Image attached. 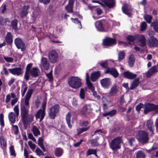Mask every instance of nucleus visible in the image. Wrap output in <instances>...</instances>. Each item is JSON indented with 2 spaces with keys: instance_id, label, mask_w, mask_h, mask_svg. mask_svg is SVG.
Instances as JSON below:
<instances>
[{
  "instance_id": "obj_1",
  "label": "nucleus",
  "mask_w": 158,
  "mask_h": 158,
  "mask_svg": "<svg viewBox=\"0 0 158 158\" xmlns=\"http://www.w3.org/2000/svg\"><path fill=\"white\" fill-rule=\"evenodd\" d=\"M32 89H28L24 97L25 101L20 104V112L21 119L24 126L31 123L33 120L34 116L28 114L30 106L29 101L32 94Z\"/></svg>"
},
{
  "instance_id": "obj_2",
  "label": "nucleus",
  "mask_w": 158,
  "mask_h": 158,
  "mask_svg": "<svg viewBox=\"0 0 158 158\" xmlns=\"http://www.w3.org/2000/svg\"><path fill=\"white\" fill-rule=\"evenodd\" d=\"M122 142V137H118L114 139L109 143L110 148L113 150H115L121 148V144Z\"/></svg>"
},
{
  "instance_id": "obj_3",
  "label": "nucleus",
  "mask_w": 158,
  "mask_h": 158,
  "mask_svg": "<svg viewBox=\"0 0 158 158\" xmlns=\"http://www.w3.org/2000/svg\"><path fill=\"white\" fill-rule=\"evenodd\" d=\"M69 84L73 88H78L81 86V80L78 77H71L69 79Z\"/></svg>"
},
{
  "instance_id": "obj_4",
  "label": "nucleus",
  "mask_w": 158,
  "mask_h": 158,
  "mask_svg": "<svg viewBox=\"0 0 158 158\" xmlns=\"http://www.w3.org/2000/svg\"><path fill=\"white\" fill-rule=\"evenodd\" d=\"M136 138L139 141L143 143H146L149 139L148 133L143 131L138 132Z\"/></svg>"
},
{
  "instance_id": "obj_5",
  "label": "nucleus",
  "mask_w": 158,
  "mask_h": 158,
  "mask_svg": "<svg viewBox=\"0 0 158 158\" xmlns=\"http://www.w3.org/2000/svg\"><path fill=\"white\" fill-rule=\"evenodd\" d=\"M60 106L56 104L51 107L48 112V115L50 118L54 119L57 113L59 112Z\"/></svg>"
},
{
  "instance_id": "obj_6",
  "label": "nucleus",
  "mask_w": 158,
  "mask_h": 158,
  "mask_svg": "<svg viewBox=\"0 0 158 158\" xmlns=\"http://www.w3.org/2000/svg\"><path fill=\"white\" fill-rule=\"evenodd\" d=\"M14 43L18 49H21V51L23 52L26 49V46L22 39L19 37L16 38L14 40Z\"/></svg>"
},
{
  "instance_id": "obj_7",
  "label": "nucleus",
  "mask_w": 158,
  "mask_h": 158,
  "mask_svg": "<svg viewBox=\"0 0 158 158\" xmlns=\"http://www.w3.org/2000/svg\"><path fill=\"white\" fill-rule=\"evenodd\" d=\"M58 58V54L56 51L53 50L49 53L48 58L51 63H56L57 61Z\"/></svg>"
},
{
  "instance_id": "obj_8",
  "label": "nucleus",
  "mask_w": 158,
  "mask_h": 158,
  "mask_svg": "<svg viewBox=\"0 0 158 158\" xmlns=\"http://www.w3.org/2000/svg\"><path fill=\"white\" fill-rule=\"evenodd\" d=\"M100 83L104 88L107 89L112 84L111 79L110 78H105L100 81Z\"/></svg>"
},
{
  "instance_id": "obj_9",
  "label": "nucleus",
  "mask_w": 158,
  "mask_h": 158,
  "mask_svg": "<svg viewBox=\"0 0 158 158\" xmlns=\"http://www.w3.org/2000/svg\"><path fill=\"white\" fill-rule=\"evenodd\" d=\"M30 8L29 5H24L21 9L19 12V14L22 18L26 17L28 13V10Z\"/></svg>"
},
{
  "instance_id": "obj_10",
  "label": "nucleus",
  "mask_w": 158,
  "mask_h": 158,
  "mask_svg": "<svg viewBox=\"0 0 158 158\" xmlns=\"http://www.w3.org/2000/svg\"><path fill=\"white\" fill-rule=\"evenodd\" d=\"M156 105L153 104L148 103L145 106L144 113L147 114L149 112L154 111L156 112Z\"/></svg>"
},
{
  "instance_id": "obj_11",
  "label": "nucleus",
  "mask_w": 158,
  "mask_h": 158,
  "mask_svg": "<svg viewBox=\"0 0 158 158\" xmlns=\"http://www.w3.org/2000/svg\"><path fill=\"white\" fill-rule=\"evenodd\" d=\"M115 39L107 37L103 40V45L107 46H111L116 43Z\"/></svg>"
},
{
  "instance_id": "obj_12",
  "label": "nucleus",
  "mask_w": 158,
  "mask_h": 158,
  "mask_svg": "<svg viewBox=\"0 0 158 158\" xmlns=\"http://www.w3.org/2000/svg\"><path fill=\"white\" fill-rule=\"evenodd\" d=\"M92 109L89 104L85 105L82 108L81 112L82 114L85 115L92 112Z\"/></svg>"
},
{
  "instance_id": "obj_13",
  "label": "nucleus",
  "mask_w": 158,
  "mask_h": 158,
  "mask_svg": "<svg viewBox=\"0 0 158 158\" xmlns=\"http://www.w3.org/2000/svg\"><path fill=\"white\" fill-rule=\"evenodd\" d=\"M9 71L12 74L19 76L23 72L22 69L20 67L15 68L12 69H9Z\"/></svg>"
},
{
  "instance_id": "obj_14",
  "label": "nucleus",
  "mask_w": 158,
  "mask_h": 158,
  "mask_svg": "<svg viewBox=\"0 0 158 158\" xmlns=\"http://www.w3.org/2000/svg\"><path fill=\"white\" fill-rule=\"evenodd\" d=\"M148 45L151 48L156 47L158 46V41L156 38H151L148 40Z\"/></svg>"
},
{
  "instance_id": "obj_15",
  "label": "nucleus",
  "mask_w": 158,
  "mask_h": 158,
  "mask_svg": "<svg viewBox=\"0 0 158 158\" xmlns=\"http://www.w3.org/2000/svg\"><path fill=\"white\" fill-rule=\"evenodd\" d=\"M104 6L109 8H112L115 6V3L114 0H101Z\"/></svg>"
},
{
  "instance_id": "obj_16",
  "label": "nucleus",
  "mask_w": 158,
  "mask_h": 158,
  "mask_svg": "<svg viewBox=\"0 0 158 158\" xmlns=\"http://www.w3.org/2000/svg\"><path fill=\"white\" fill-rule=\"evenodd\" d=\"M106 73L110 74L115 78L117 77L119 75V73L117 70L113 68L108 69L106 71Z\"/></svg>"
},
{
  "instance_id": "obj_17",
  "label": "nucleus",
  "mask_w": 158,
  "mask_h": 158,
  "mask_svg": "<svg viewBox=\"0 0 158 158\" xmlns=\"http://www.w3.org/2000/svg\"><path fill=\"white\" fill-rule=\"evenodd\" d=\"M123 12L129 16L131 15L132 9L130 6L127 4H125L122 7Z\"/></svg>"
},
{
  "instance_id": "obj_18",
  "label": "nucleus",
  "mask_w": 158,
  "mask_h": 158,
  "mask_svg": "<svg viewBox=\"0 0 158 158\" xmlns=\"http://www.w3.org/2000/svg\"><path fill=\"white\" fill-rule=\"evenodd\" d=\"M41 64L45 70H48L49 67V62L47 59L45 57H42L41 60Z\"/></svg>"
},
{
  "instance_id": "obj_19",
  "label": "nucleus",
  "mask_w": 158,
  "mask_h": 158,
  "mask_svg": "<svg viewBox=\"0 0 158 158\" xmlns=\"http://www.w3.org/2000/svg\"><path fill=\"white\" fill-rule=\"evenodd\" d=\"M45 115V111L40 109L36 113L35 115L36 119L40 118V122L44 118Z\"/></svg>"
},
{
  "instance_id": "obj_20",
  "label": "nucleus",
  "mask_w": 158,
  "mask_h": 158,
  "mask_svg": "<svg viewBox=\"0 0 158 158\" xmlns=\"http://www.w3.org/2000/svg\"><path fill=\"white\" fill-rule=\"evenodd\" d=\"M32 64L30 63L27 65L26 68V71L24 74V78L26 81H28L30 78L29 71L31 69V68L32 67Z\"/></svg>"
},
{
  "instance_id": "obj_21",
  "label": "nucleus",
  "mask_w": 158,
  "mask_h": 158,
  "mask_svg": "<svg viewBox=\"0 0 158 158\" xmlns=\"http://www.w3.org/2000/svg\"><path fill=\"white\" fill-rule=\"evenodd\" d=\"M158 72V69L157 66H152L148 71L146 76L148 77H150L156 73Z\"/></svg>"
},
{
  "instance_id": "obj_22",
  "label": "nucleus",
  "mask_w": 158,
  "mask_h": 158,
  "mask_svg": "<svg viewBox=\"0 0 158 158\" xmlns=\"http://www.w3.org/2000/svg\"><path fill=\"white\" fill-rule=\"evenodd\" d=\"M123 75L125 78L130 80H132L135 78L137 76L136 74H134L129 71H127L124 72Z\"/></svg>"
},
{
  "instance_id": "obj_23",
  "label": "nucleus",
  "mask_w": 158,
  "mask_h": 158,
  "mask_svg": "<svg viewBox=\"0 0 158 158\" xmlns=\"http://www.w3.org/2000/svg\"><path fill=\"white\" fill-rule=\"evenodd\" d=\"M146 126L149 131L151 132V135H152L154 134L155 128L153 125V122L151 120H148L147 122Z\"/></svg>"
},
{
  "instance_id": "obj_24",
  "label": "nucleus",
  "mask_w": 158,
  "mask_h": 158,
  "mask_svg": "<svg viewBox=\"0 0 158 158\" xmlns=\"http://www.w3.org/2000/svg\"><path fill=\"white\" fill-rule=\"evenodd\" d=\"M40 73L39 69L37 68H33L29 71L30 76V75L32 77H38Z\"/></svg>"
},
{
  "instance_id": "obj_25",
  "label": "nucleus",
  "mask_w": 158,
  "mask_h": 158,
  "mask_svg": "<svg viewBox=\"0 0 158 158\" xmlns=\"http://www.w3.org/2000/svg\"><path fill=\"white\" fill-rule=\"evenodd\" d=\"M74 1L73 0H69L68 5L65 7V9L68 12H72L73 11V8Z\"/></svg>"
},
{
  "instance_id": "obj_26",
  "label": "nucleus",
  "mask_w": 158,
  "mask_h": 158,
  "mask_svg": "<svg viewBox=\"0 0 158 158\" xmlns=\"http://www.w3.org/2000/svg\"><path fill=\"white\" fill-rule=\"evenodd\" d=\"M137 39L139 43L140 46L144 47L145 46L146 40L143 35H139L137 37Z\"/></svg>"
},
{
  "instance_id": "obj_27",
  "label": "nucleus",
  "mask_w": 158,
  "mask_h": 158,
  "mask_svg": "<svg viewBox=\"0 0 158 158\" xmlns=\"http://www.w3.org/2000/svg\"><path fill=\"white\" fill-rule=\"evenodd\" d=\"M95 25L98 31H105L103 24L100 21H96Z\"/></svg>"
},
{
  "instance_id": "obj_28",
  "label": "nucleus",
  "mask_w": 158,
  "mask_h": 158,
  "mask_svg": "<svg viewBox=\"0 0 158 158\" xmlns=\"http://www.w3.org/2000/svg\"><path fill=\"white\" fill-rule=\"evenodd\" d=\"M118 92L117 86L116 85H114L111 87L109 94L111 96H114L116 95Z\"/></svg>"
},
{
  "instance_id": "obj_29",
  "label": "nucleus",
  "mask_w": 158,
  "mask_h": 158,
  "mask_svg": "<svg viewBox=\"0 0 158 158\" xmlns=\"http://www.w3.org/2000/svg\"><path fill=\"white\" fill-rule=\"evenodd\" d=\"M100 72H94L91 74V79L93 82L95 81L97 79L100 77Z\"/></svg>"
},
{
  "instance_id": "obj_30",
  "label": "nucleus",
  "mask_w": 158,
  "mask_h": 158,
  "mask_svg": "<svg viewBox=\"0 0 158 158\" xmlns=\"http://www.w3.org/2000/svg\"><path fill=\"white\" fill-rule=\"evenodd\" d=\"M139 78H137L135 79L133 81L131 85L130 89H133L137 87L139 83Z\"/></svg>"
},
{
  "instance_id": "obj_31",
  "label": "nucleus",
  "mask_w": 158,
  "mask_h": 158,
  "mask_svg": "<svg viewBox=\"0 0 158 158\" xmlns=\"http://www.w3.org/2000/svg\"><path fill=\"white\" fill-rule=\"evenodd\" d=\"M18 24V21L16 19H14L11 22L10 26L12 27V29L15 31H17L19 30L17 27Z\"/></svg>"
},
{
  "instance_id": "obj_32",
  "label": "nucleus",
  "mask_w": 158,
  "mask_h": 158,
  "mask_svg": "<svg viewBox=\"0 0 158 158\" xmlns=\"http://www.w3.org/2000/svg\"><path fill=\"white\" fill-rule=\"evenodd\" d=\"M71 114L70 112H69L66 115V121L69 127L71 129L72 128V125L71 124Z\"/></svg>"
},
{
  "instance_id": "obj_33",
  "label": "nucleus",
  "mask_w": 158,
  "mask_h": 158,
  "mask_svg": "<svg viewBox=\"0 0 158 158\" xmlns=\"http://www.w3.org/2000/svg\"><path fill=\"white\" fill-rule=\"evenodd\" d=\"M63 149L60 148H56L54 151L55 155L57 157H60L63 154Z\"/></svg>"
},
{
  "instance_id": "obj_34",
  "label": "nucleus",
  "mask_w": 158,
  "mask_h": 158,
  "mask_svg": "<svg viewBox=\"0 0 158 158\" xmlns=\"http://www.w3.org/2000/svg\"><path fill=\"white\" fill-rule=\"evenodd\" d=\"M14 112H11L8 115V117L10 121L12 123H14L15 122V118Z\"/></svg>"
},
{
  "instance_id": "obj_35",
  "label": "nucleus",
  "mask_w": 158,
  "mask_h": 158,
  "mask_svg": "<svg viewBox=\"0 0 158 158\" xmlns=\"http://www.w3.org/2000/svg\"><path fill=\"white\" fill-rule=\"evenodd\" d=\"M6 40L7 43L10 44L12 42V35L10 32H8L6 36Z\"/></svg>"
},
{
  "instance_id": "obj_36",
  "label": "nucleus",
  "mask_w": 158,
  "mask_h": 158,
  "mask_svg": "<svg viewBox=\"0 0 158 158\" xmlns=\"http://www.w3.org/2000/svg\"><path fill=\"white\" fill-rule=\"evenodd\" d=\"M135 58L134 56L133 55H131L129 57L128 59V63L129 66L132 67L134 63Z\"/></svg>"
},
{
  "instance_id": "obj_37",
  "label": "nucleus",
  "mask_w": 158,
  "mask_h": 158,
  "mask_svg": "<svg viewBox=\"0 0 158 158\" xmlns=\"http://www.w3.org/2000/svg\"><path fill=\"white\" fill-rule=\"evenodd\" d=\"M151 26L153 27L155 31L158 32V21L157 20H155L152 23Z\"/></svg>"
},
{
  "instance_id": "obj_38",
  "label": "nucleus",
  "mask_w": 158,
  "mask_h": 158,
  "mask_svg": "<svg viewBox=\"0 0 158 158\" xmlns=\"http://www.w3.org/2000/svg\"><path fill=\"white\" fill-rule=\"evenodd\" d=\"M0 143L1 148L3 150H5L6 147V139L4 137L2 138V139L1 140Z\"/></svg>"
},
{
  "instance_id": "obj_39",
  "label": "nucleus",
  "mask_w": 158,
  "mask_h": 158,
  "mask_svg": "<svg viewBox=\"0 0 158 158\" xmlns=\"http://www.w3.org/2000/svg\"><path fill=\"white\" fill-rule=\"evenodd\" d=\"M27 89V84H23L21 87V94L22 97L24 96Z\"/></svg>"
},
{
  "instance_id": "obj_40",
  "label": "nucleus",
  "mask_w": 158,
  "mask_h": 158,
  "mask_svg": "<svg viewBox=\"0 0 158 158\" xmlns=\"http://www.w3.org/2000/svg\"><path fill=\"white\" fill-rule=\"evenodd\" d=\"M32 131L35 136H38L40 134V131L38 128L35 126H34L32 128Z\"/></svg>"
},
{
  "instance_id": "obj_41",
  "label": "nucleus",
  "mask_w": 158,
  "mask_h": 158,
  "mask_svg": "<svg viewBox=\"0 0 158 158\" xmlns=\"http://www.w3.org/2000/svg\"><path fill=\"white\" fill-rule=\"evenodd\" d=\"M41 12L40 10H35L33 12L32 17L35 20L40 15Z\"/></svg>"
},
{
  "instance_id": "obj_42",
  "label": "nucleus",
  "mask_w": 158,
  "mask_h": 158,
  "mask_svg": "<svg viewBox=\"0 0 158 158\" xmlns=\"http://www.w3.org/2000/svg\"><path fill=\"white\" fill-rule=\"evenodd\" d=\"M125 53L123 51H120L118 54V60L119 61L123 60L124 58Z\"/></svg>"
},
{
  "instance_id": "obj_43",
  "label": "nucleus",
  "mask_w": 158,
  "mask_h": 158,
  "mask_svg": "<svg viewBox=\"0 0 158 158\" xmlns=\"http://www.w3.org/2000/svg\"><path fill=\"white\" fill-rule=\"evenodd\" d=\"M144 19L148 23H150L151 22V20L152 18V15L146 14L143 16Z\"/></svg>"
},
{
  "instance_id": "obj_44",
  "label": "nucleus",
  "mask_w": 158,
  "mask_h": 158,
  "mask_svg": "<svg viewBox=\"0 0 158 158\" xmlns=\"http://www.w3.org/2000/svg\"><path fill=\"white\" fill-rule=\"evenodd\" d=\"M127 40L129 41V44H132L133 42L135 39V36L133 35H128L127 37Z\"/></svg>"
},
{
  "instance_id": "obj_45",
  "label": "nucleus",
  "mask_w": 158,
  "mask_h": 158,
  "mask_svg": "<svg viewBox=\"0 0 158 158\" xmlns=\"http://www.w3.org/2000/svg\"><path fill=\"white\" fill-rule=\"evenodd\" d=\"M98 139V137H97L95 139H93L90 141L91 144L92 146H95L98 145L99 143L97 141V140Z\"/></svg>"
},
{
  "instance_id": "obj_46",
  "label": "nucleus",
  "mask_w": 158,
  "mask_h": 158,
  "mask_svg": "<svg viewBox=\"0 0 158 158\" xmlns=\"http://www.w3.org/2000/svg\"><path fill=\"white\" fill-rule=\"evenodd\" d=\"M71 19L73 20V22H74L75 23L79 25V26L78 27L80 29H81L82 28V26L81 22L78 20V19L76 18L75 19H74L73 18H71Z\"/></svg>"
},
{
  "instance_id": "obj_47",
  "label": "nucleus",
  "mask_w": 158,
  "mask_h": 158,
  "mask_svg": "<svg viewBox=\"0 0 158 158\" xmlns=\"http://www.w3.org/2000/svg\"><path fill=\"white\" fill-rule=\"evenodd\" d=\"M12 130L15 134L17 135L19 133V128L17 125H12Z\"/></svg>"
},
{
  "instance_id": "obj_48",
  "label": "nucleus",
  "mask_w": 158,
  "mask_h": 158,
  "mask_svg": "<svg viewBox=\"0 0 158 158\" xmlns=\"http://www.w3.org/2000/svg\"><path fill=\"white\" fill-rule=\"evenodd\" d=\"M9 149L10 155L15 156L16 155L14 146L13 145L10 146L9 148Z\"/></svg>"
},
{
  "instance_id": "obj_49",
  "label": "nucleus",
  "mask_w": 158,
  "mask_h": 158,
  "mask_svg": "<svg viewBox=\"0 0 158 158\" xmlns=\"http://www.w3.org/2000/svg\"><path fill=\"white\" fill-rule=\"evenodd\" d=\"M137 158H145V155L141 151H139L136 154Z\"/></svg>"
},
{
  "instance_id": "obj_50",
  "label": "nucleus",
  "mask_w": 158,
  "mask_h": 158,
  "mask_svg": "<svg viewBox=\"0 0 158 158\" xmlns=\"http://www.w3.org/2000/svg\"><path fill=\"white\" fill-rule=\"evenodd\" d=\"M86 83L89 89H90L91 90L94 89V87L93 84L90 81H86Z\"/></svg>"
},
{
  "instance_id": "obj_51",
  "label": "nucleus",
  "mask_w": 158,
  "mask_h": 158,
  "mask_svg": "<svg viewBox=\"0 0 158 158\" xmlns=\"http://www.w3.org/2000/svg\"><path fill=\"white\" fill-rule=\"evenodd\" d=\"M96 150L94 149H89L87 152V155L88 156L92 154H94L95 153Z\"/></svg>"
},
{
  "instance_id": "obj_52",
  "label": "nucleus",
  "mask_w": 158,
  "mask_h": 158,
  "mask_svg": "<svg viewBox=\"0 0 158 158\" xmlns=\"http://www.w3.org/2000/svg\"><path fill=\"white\" fill-rule=\"evenodd\" d=\"M14 110L16 116L18 117L19 114V109L18 105H16L14 107Z\"/></svg>"
},
{
  "instance_id": "obj_53",
  "label": "nucleus",
  "mask_w": 158,
  "mask_h": 158,
  "mask_svg": "<svg viewBox=\"0 0 158 158\" xmlns=\"http://www.w3.org/2000/svg\"><path fill=\"white\" fill-rule=\"evenodd\" d=\"M140 27L141 31H144L146 29L147 24L145 22H144L141 23Z\"/></svg>"
},
{
  "instance_id": "obj_54",
  "label": "nucleus",
  "mask_w": 158,
  "mask_h": 158,
  "mask_svg": "<svg viewBox=\"0 0 158 158\" xmlns=\"http://www.w3.org/2000/svg\"><path fill=\"white\" fill-rule=\"evenodd\" d=\"M28 144L30 148L32 150H34L36 148V145L33 143L31 141H29L28 142Z\"/></svg>"
},
{
  "instance_id": "obj_55",
  "label": "nucleus",
  "mask_w": 158,
  "mask_h": 158,
  "mask_svg": "<svg viewBox=\"0 0 158 158\" xmlns=\"http://www.w3.org/2000/svg\"><path fill=\"white\" fill-rule=\"evenodd\" d=\"M46 75L48 78L49 79V81H51L53 79V77L52 75V73L51 71L49 73L46 74Z\"/></svg>"
},
{
  "instance_id": "obj_56",
  "label": "nucleus",
  "mask_w": 158,
  "mask_h": 158,
  "mask_svg": "<svg viewBox=\"0 0 158 158\" xmlns=\"http://www.w3.org/2000/svg\"><path fill=\"white\" fill-rule=\"evenodd\" d=\"M6 4H3L0 8V10L2 13H4L5 11L6 10Z\"/></svg>"
},
{
  "instance_id": "obj_57",
  "label": "nucleus",
  "mask_w": 158,
  "mask_h": 158,
  "mask_svg": "<svg viewBox=\"0 0 158 158\" xmlns=\"http://www.w3.org/2000/svg\"><path fill=\"white\" fill-rule=\"evenodd\" d=\"M80 96L81 99H84L85 98V90L83 89H81L80 94Z\"/></svg>"
},
{
  "instance_id": "obj_58",
  "label": "nucleus",
  "mask_w": 158,
  "mask_h": 158,
  "mask_svg": "<svg viewBox=\"0 0 158 158\" xmlns=\"http://www.w3.org/2000/svg\"><path fill=\"white\" fill-rule=\"evenodd\" d=\"M7 19H3L2 18H0V23L2 25H4L8 21Z\"/></svg>"
},
{
  "instance_id": "obj_59",
  "label": "nucleus",
  "mask_w": 158,
  "mask_h": 158,
  "mask_svg": "<svg viewBox=\"0 0 158 158\" xmlns=\"http://www.w3.org/2000/svg\"><path fill=\"white\" fill-rule=\"evenodd\" d=\"M89 127H85L82 128H80L78 130V131H79V134H81L84 131H85L88 130Z\"/></svg>"
},
{
  "instance_id": "obj_60",
  "label": "nucleus",
  "mask_w": 158,
  "mask_h": 158,
  "mask_svg": "<svg viewBox=\"0 0 158 158\" xmlns=\"http://www.w3.org/2000/svg\"><path fill=\"white\" fill-rule=\"evenodd\" d=\"M3 58L5 61L7 62H12L13 61V59L11 57L4 56Z\"/></svg>"
},
{
  "instance_id": "obj_61",
  "label": "nucleus",
  "mask_w": 158,
  "mask_h": 158,
  "mask_svg": "<svg viewBox=\"0 0 158 158\" xmlns=\"http://www.w3.org/2000/svg\"><path fill=\"white\" fill-rule=\"evenodd\" d=\"M35 152L37 155L39 156H41L43 154V152L39 148H36Z\"/></svg>"
},
{
  "instance_id": "obj_62",
  "label": "nucleus",
  "mask_w": 158,
  "mask_h": 158,
  "mask_svg": "<svg viewBox=\"0 0 158 158\" xmlns=\"http://www.w3.org/2000/svg\"><path fill=\"white\" fill-rule=\"evenodd\" d=\"M100 64L103 67L106 68L108 66V63L107 61L106 60L104 61H102Z\"/></svg>"
},
{
  "instance_id": "obj_63",
  "label": "nucleus",
  "mask_w": 158,
  "mask_h": 158,
  "mask_svg": "<svg viewBox=\"0 0 158 158\" xmlns=\"http://www.w3.org/2000/svg\"><path fill=\"white\" fill-rule=\"evenodd\" d=\"M117 111L115 110H113L109 112V116L110 117H113L116 114Z\"/></svg>"
},
{
  "instance_id": "obj_64",
  "label": "nucleus",
  "mask_w": 158,
  "mask_h": 158,
  "mask_svg": "<svg viewBox=\"0 0 158 158\" xmlns=\"http://www.w3.org/2000/svg\"><path fill=\"white\" fill-rule=\"evenodd\" d=\"M28 138L29 139L32 140L34 142H36V140L31 133H29L28 134Z\"/></svg>"
}]
</instances>
